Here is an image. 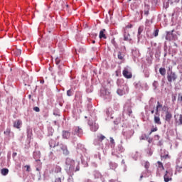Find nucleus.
<instances>
[{
  "instance_id": "55",
  "label": "nucleus",
  "mask_w": 182,
  "mask_h": 182,
  "mask_svg": "<svg viewBox=\"0 0 182 182\" xmlns=\"http://www.w3.org/2000/svg\"><path fill=\"white\" fill-rule=\"evenodd\" d=\"M97 130V129H95V132H96Z\"/></svg>"
},
{
  "instance_id": "31",
  "label": "nucleus",
  "mask_w": 182,
  "mask_h": 182,
  "mask_svg": "<svg viewBox=\"0 0 182 182\" xmlns=\"http://www.w3.org/2000/svg\"><path fill=\"white\" fill-rule=\"evenodd\" d=\"M154 36L157 37L159 36V29H156L154 32Z\"/></svg>"
},
{
  "instance_id": "54",
  "label": "nucleus",
  "mask_w": 182,
  "mask_h": 182,
  "mask_svg": "<svg viewBox=\"0 0 182 182\" xmlns=\"http://www.w3.org/2000/svg\"><path fill=\"white\" fill-rule=\"evenodd\" d=\"M59 69H60V65L58 66Z\"/></svg>"
},
{
  "instance_id": "56",
  "label": "nucleus",
  "mask_w": 182,
  "mask_h": 182,
  "mask_svg": "<svg viewBox=\"0 0 182 182\" xmlns=\"http://www.w3.org/2000/svg\"><path fill=\"white\" fill-rule=\"evenodd\" d=\"M75 97H77V95H75Z\"/></svg>"
},
{
  "instance_id": "28",
  "label": "nucleus",
  "mask_w": 182,
  "mask_h": 182,
  "mask_svg": "<svg viewBox=\"0 0 182 182\" xmlns=\"http://www.w3.org/2000/svg\"><path fill=\"white\" fill-rule=\"evenodd\" d=\"M141 32H143V27L139 26V28H138V36L141 35Z\"/></svg>"
},
{
  "instance_id": "30",
  "label": "nucleus",
  "mask_w": 182,
  "mask_h": 182,
  "mask_svg": "<svg viewBox=\"0 0 182 182\" xmlns=\"http://www.w3.org/2000/svg\"><path fill=\"white\" fill-rule=\"evenodd\" d=\"M178 102H179V103H181V102H182V95H181V93H179L178 95Z\"/></svg>"
},
{
  "instance_id": "8",
  "label": "nucleus",
  "mask_w": 182,
  "mask_h": 182,
  "mask_svg": "<svg viewBox=\"0 0 182 182\" xmlns=\"http://www.w3.org/2000/svg\"><path fill=\"white\" fill-rule=\"evenodd\" d=\"M21 126H22V121L18 119L14 122V127L15 129H21Z\"/></svg>"
},
{
  "instance_id": "32",
  "label": "nucleus",
  "mask_w": 182,
  "mask_h": 182,
  "mask_svg": "<svg viewBox=\"0 0 182 182\" xmlns=\"http://www.w3.org/2000/svg\"><path fill=\"white\" fill-rule=\"evenodd\" d=\"M157 130H158L157 127L151 129V132H149V135L151 134V133H154V132H157Z\"/></svg>"
},
{
  "instance_id": "23",
  "label": "nucleus",
  "mask_w": 182,
  "mask_h": 182,
  "mask_svg": "<svg viewBox=\"0 0 182 182\" xmlns=\"http://www.w3.org/2000/svg\"><path fill=\"white\" fill-rule=\"evenodd\" d=\"M4 134L6 136H9V134H11V129L7 128V129H6V131H4Z\"/></svg>"
},
{
  "instance_id": "21",
  "label": "nucleus",
  "mask_w": 182,
  "mask_h": 182,
  "mask_svg": "<svg viewBox=\"0 0 182 182\" xmlns=\"http://www.w3.org/2000/svg\"><path fill=\"white\" fill-rule=\"evenodd\" d=\"M152 86L154 87V89H157L159 87V81H154Z\"/></svg>"
},
{
  "instance_id": "22",
  "label": "nucleus",
  "mask_w": 182,
  "mask_h": 182,
  "mask_svg": "<svg viewBox=\"0 0 182 182\" xmlns=\"http://www.w3.org/2000/svg\"><path fill=\"white\" fill-rule=\"evenodd\" d=\"M132 28H133V25L132 24L127 25L126 27L124 28V33H126V31H127V29H132Z\"/></svg>"
},
{
  "instance_id": "49",
  "label": "nucleus",
  "mask_w": 182,
  "mask_h": 182,
  "mask_svg": "<svg viewBox=\"0 0 182 182\" xmlns=\"http://www.w3.org/2000/svg\"><path fill=\"white\" fill-rule=\"evenodd\" d=\"M41 83H45V81L44 80H41Z\"/></svg>"
},
{
  "instance_id": "48",
  "label": "nucleus",
  "mask_w": 182,
  "mask_h": 182,
  "mask_svg": "<svg viewBox=\"0 0 182 182\" xmlns=\"http://www.w3.org/2000/svg\"><path fill=\"white\" fill-rule=\"evenodd\" d=\"M151 114L154 113V110L151 111Z\"/></svg>"
},
{
  "instance_id": "24",
  "label": "nucleus",
  "mask_w": 182,
  "mask_h": 182,
  "mask_svg": "<svg viewBox=\"0 0 182 182\" xmlns=\"http://www.w3.org/2000/svg\"><path fill=\"white\" fill-rule=\"evenodd\" d=\"M124 41H132V38H130V34H128L126 36V33H124Z\"/></svg>"
},
{
  "instance_id": "47",
  "label": "nucleus",
  "mask_w": 182,
  "mask_h": 182,
  "mask_svg": "<svg viewBox=\"0 0 182 182\" xmlns=\"http://www.w3.org/2000/svg\"><path fill=\"white\" fill-rule=\"evenodd\" d=\"M95 174H97V176H100V173L99 172H95Z\"/></svg>"
},
{
  "instance_id": "5",
  "label": "nucleus",
  "mask_w": 182,
  "mask_h": 182,
  "mask_svg": "<svg viewBox=\"0 0 182 182\" xmlns=\"http://www.w3.org/2000/svg\"><path fill=\"white\" fill-rule=\"evenodd\" d=\"M58 146L60 147V149H61L65 156H68L69 150H68V146H66V145H63L61 144Z\"/></svg>"
},
{
  "instance_id": "4",
  "label": "nucleus",
  "mask_w": 182,
  "mask_h": 182,
  "mask_svg": "<svg viewBox=\"0 0 182 182\" xmlns=\"http://www.w3.org/2000/svg\"><path fill=\"white\" fill-rule=\"evenodd\" d=\"M83 133V130L81 128H79L78 127H75L74 129V131L73 132V134L76 135L77 134V136H79V137H80V136H82Z\"/></svg>"
},
{
  "instance_id": "27",
  "label": "nucleus",
  "mask_w": 182,
  "mask_h": 182,
  "mask_svg": "<svg viewBox=\"0 0 182 182\" xmlns=\"http://www.w3.org/2000/svg\"><path fill=\"white\" fill-rule=\"evenodd\" d=\"M144 166L147 170V168H149V167H150V163L149 161H145L144 163Z\"/></svg>"
},
{
  "instance_id": "14",
  "label": "nucleus",
  "mask_w": 182,
  "mask_h": 182,
  "mask_svg": "<svg viewBox=\"0 0 182 182\" xmlns=\"http://www.w3.org/2000/svg\"><path fill=\"white\" fill-rule=\"evenodd\" d=\"M154 123H156V124H161L160 116H154Z\"/></svg>"
},
{
  "instance_id": "2",
  "label": "nucleus",
  "mask_w": 182,
  "mask_h": 182,
  "mask_svg": "<svg viewBox=\"0 0 182 182\" xmlns=\"http://www.w3.org/2000/svg\"><path fill=\"white\" fill-rule=\"evenodd\" d=\"M174 31L173 30L171 32L168 31L166 32V41H174L176 40V35L173 33Z\"/></svg>"
},
{
  "instance_id": "53",
  "label": "nucleus",
  "mask_w": 182,
  "mask_h": 182,
  "mask_svg": "<svg viewBox=\"0 0 182 182\" xmlns=\"http://www.w3.org/2000/svg\"><path fill=\"white\" fill-rule=\"evenodd\" d=\"M132 0H128V2H130Z\"/></svg>"
},
{
  "instance_id": "35",
  "label": "nucleus",
  "mask_w": 182,
  "mask_h": 182,
  "mask_svg": "<svg viewBox=\"0 0 182 182\" xmlns=\"http://www.w3.org/2000/svg\"><path fill=\"white\" fill-rule=\"evenodd\" d=\"M109 140H110V143H111L112 144H114V139H113V137H110V138H109Z\"/></svg>"
},
{
  "instance_id": "40",
  "label": "nucleus",
  "mask_w": 182,
  "mask_h": 182,
  "mask_svg": "<svg viewBox=\"0 0 182 182\" xmlns=\"http://www.w3.org/2000/svg\"><path fill=\"white\" fill-rule=\"evenodd\" d=\"M176 95H173L172 96V102H173V103H174V102H176Z\"/></svg>"
},
{
  "instance_id": "39",
  "label": "nucleus",
  "mask_w": 182,
  "mask_h": 182,
  "mask_svg": "<svg viewBox=\"0 0 182 182\" xmlns=\"http://www.w3.org/2000/svg\"><path fill=\"white\" fill-rule=\"evenodd\" d=\"M148 143H153V139H151V138H149V136H148Z\"/></svg>"
},
{
  "instance_id": "41",
  "label": "nucleus",
  "mask_w": 182,
  "mask_h": 182,
  "mask_svg": "<svg viewBox=\"0 0 182 182\" xmlns=\"http://www.w3.org/2000/svg\"><path fill=\"white\" fill-rule=\"evenodd\" d=\"M25 168H26V171H29L31 166H29L28 165H26V166H25Z\"/></svg>"
},
{
  "instance_id": "25",
  "label": "nucleus",
  "mask_w": 182,
  "mask_h": 182,
  "mask_svg": "<svg viewBox=\"0 0 182 182\" xmlns=\"http://www.w3.org/2000/svg\"><path fill=\"white\" fill-rule=\"evenodd\" d=\"M97 137H98L99 141H103V140L106 139V136H105L102 134H101L100 136H98Z\"/></svg>"
},
{
  "instance_id": "57",
  "label": "nucleus",
  "mask_w": 182,
  "mask_h": 182,
  "mask_svg": "<svg viewBox=\"0 0 182 182\" xmlns=\"http://www.w3.org/2000/svg\"><path fill=\"white\" fill-rule=\"evenodd\" d=\"M29 97H31V95H29Z\"/></svg>"
},
{
  "instance_id": "11",
  "label": "nucleus",
  "mask_w": 182,
  "mask_h": 182,
  "mask_svg": "<svg viewBox=\"0 0 182 182\" xmlns=\"http://www.w3.org/2000/svg\"><path fill=\"white\" fill-rule=\"evenodd\" d=\"M70 137V132L69 131H63V138L69 139Z\"/></svg>"
},
{
  "instance_id": "42",
  "label": "nucleus",
  "mask_w": 182,
  "mask_h": 182,
  "mask_svg": "<svg viewBox=\"0 0 182 182\" xmlns=\"http://www.w3.org/2000/svg\"><path fill=\"white\" fill-rule=\"evenodd\" d=\"M168 1L170 2L171 5H173V4H174L175 2V0H168Z\"/></svg>"
},
{
  "instance_id": "13",
  "label": "nucleus",
  "mask_w": 182,
  "mask_h": 182,
  "mask_svg": "<svg viewBox=\"0 0 182 182\" xmlns=\"http://www.w3.org/2000/svg\"><path fill=\"white\" fill-rule=\"evenodd\" d=\"M163 107V105L160 103V102H157V105H156V114H159V110Z\"/></svg>"
},
{
  "instance_id": "26",
  "label": "nucleus",
  "mask_w": 182,
  "mask_h": 182,
  "mask_svg": "<svg viewBox=\"0 0 182 182\" xmlns=\"http://www.w3.org/2000/svg\"><path fill=\"white\" fill-rule=\"evenodd\" d=\"M149 139V136L144 134L140 137V140H147Z\"/></svg>"
},
{
  "instance_id": "44",
  "label": "nucleus",
  "mask_w": 182,
  "mask_h": 182,
  "mask_svg": "<svg viewBox=\"0 0 182 182\" xmlns=\"http://www.w3.org/2000/svg\"><path fill=\"white\" fill-rule=\"evenodd\" d=\"M178 2H180V0H175L174 1L175 4H178Z\"/></svg>"
},
{
  "instance_id": "15",
  "label": "nucleus",
  "mask_w": 182,
  "mask_h": 182,
  "mask_svg": "<svg viewBox=\"0 0 182 182\" xmlns=\"http://www.w3.org/2000/svg\"><path fill=\"white\" fill-rule=\"evenodd\" d=\"M159 73L161 75V76H166V68H159Z\"/></svg>"
},
{
  "instance_id": "52",
  "label": "nucleus",
  "mask_w": 182,
  "mask_h": 182,
  "mask_svg": "<svg viewBox=\"0 0 182 182\" xmlns=\"http://www.w3.org/2000/svg\"><path fill=\"white\" fill-rule=\"evenodd\" d=\"M96 43V41H92V43Z\"/></svg>"
},
{
  "instance_id": "1",
  "label": "nucleus",
  "mask_w": 182,
  "mask_h": 182,
  "mask_svg": "<svg viewBox=\"0 0 182 182\" xmlns=\"http://www.w3.org/2000/svg\"><path fill=\"white\" fill-rule=\"evenodd\" d=\"M177 79V75H176V73L171 71V73H167V80L169 83H171V82H175Z\"/></svg>"
},
{
  "instance_id": "16",
  "label": "nucleus",
  "mask_w": 182,
  "mask_h": 182,
  "mask_svg": "<svg viewBox=\"0 0 182 182\" xmlns=\"http://www.w3.org/2000/svg\"><path fill=\"white\" fill-rule=\"evenodd\" d=\"M117 95H119V96H123V95H126V92H124L123 90L122 89H118L117 90Z\"/></svg>"
},
{
  "instance_id": "51",
  "label": "nucleus",
  "mask_w": 182,
  "mask_h": 182,
  "mask_svg": "<svg viewBox=\"0 0 182 182\" xmlns=\"http://www.w3.org/2000/svg\"><path fill=\"white\" fill-rule=\"evenodd\" d=\"M13 156H16V152L14 153V154H13Z\"/></svg>"
},
{
  "instance_id": "17",
  "label": "nucleus",
  "mask_w": 182,
  "mask_h": 182,
  "mask_svg": "<svg viewBox=\"0 0 182 182\" xmlns=\"http://www.w3.org/2000/svg\"><path fill=\"white\" fill-rule=\"evenodd\" d=\"M157 164H158V168L161 171H163L164 170V166H163V163H161V161H158L157 162Z\"/></svg>"
},
{
  "instance_id": "33",
  "label": "nucleus",
  "mask_w": 182,
  "mask_h": 182,
  "mask_svg": "<svg viewBox=\"0 0 182 182\" xmlns=\"http://www.w3.org/2000/svg\"><path fill=\"white\" fill-rule=\"evenodd\" d=\"M67 96H69V97L72 96V90H68L67 91Z\"/></svg>"
},
{
  "instance_id": "7",
  "label": "nucleus",
  "mask_w": 182,
  "mask_h": 182,
  "mask_svg": "<svg viewBox=\"0 0 182 182\" xmlns=\"http://www.w3.org/2000/svg\"><path fill=\"white\" fill-rule=\"evenodd\" d=\"M172 118H173V114H171V112H170L168 111H166V115H165L166 122H168V123H170Z\"/></svg>"
},
{
  "instance_id": "9",
  "label": "nucleus",
  "mask_w": 182,
  "mask_h": 182,
  "mask_svg": "<svg viewBox=\"0 0 182 182\" xmlns=\"http://www.w3.org/2000/svg\"><path fill=\"white\" fill-rule=\"evenodd\" d=\"M106 32L105 29H102L100 31V39H107V37L106 36V34H105V33Z\"/></svg>"
},
{
  "instance_id": "50",
  "label": "nucleus",
  "mask_w": 182,
  "mask_h": 182,
  "mask_svg": "<svg viewBox=\"0 0 182 182\" xmlns=\"http://www.w3.org/2000/svg\"><path fill=\"white\" fill-rule=\"evenodd\" d=\"M141 178H143V175H141L140 176V180H141Z\"/></svg>"
},
{
  "instance_id": "18",
  "label": "nucleus",
  "mask_w": 182,
  "mask_h": 182,
  "mask_svg": "<svg viewBox=\"0 0 182 182\" xmlns=\"http://www.w3.org/2000/svg\"><path fill=\"white\" fill-rule=\"evenodd\" d=\"M62 171V168L59 166H56L55 168V173H60Z\"/></svg>"
},
{
  "instance_id": "3",
  "label": "nucleus",
  "mask_w": 182,
  "mask_h": 182,
  "mask_svg": "<svg viewBox=\"0 0 182 182\" xmlns=\"http://www.w3.org/2000/svg\"><path fill=\"white\" fill-rule=\"evenodd\" d=\"M123 76L126 77V79H132L133 77V74L129 70L124 69L122 72Z\"/></svg>"
},
{
  "instance_id": "46",
  "label": "nucleus",
  "mask_w": 182,
  "mask_h": 182,
  "mask_svg": "<svg viewBox=\"0 0 182 182\" xmlns=\"http://www.w3.org/2000/svg\"><path fill=\"white\" fill-rule=\"evenodd\" d=\"M145 15H149V11H144Z\"/></svg>"
},
{
  "instance_id": "45",
  "label": "nucleus",
  "mask_w": 182,
  "mask_h": 182,
  "mask_svg": "<svg viewBox=\"0 0 182 182\" xmlns=\"http://www.w3.org/2000/svg\"><path fill=\"white\" fill-rule=\"evenodd\" d=\"M75 171H79V166H77Z\"/></svg>"
},
{
  "instance_id": "12",
  "label": "nucleus",
  "mask_w": 182,
  "mask_h": 182,
  "mask_svg": "<svg viewBox=\"0 0 182 182\" xmlns=\"http://www.w3.org/2000/svg\"><path fill=\"white\" fill-rule=\"evenodd\" d=\"M1 173L2 176H8V173H9V169L4 168L1 170Z\"/></svg>"
},
{
  "instance_id": "43",
  "label": "nucleus",
  "mask_w": 182,
  "mask_h": 182,
  "mask_svg": "<svg viewBox=\"0 0 182 182\" xmlns=\"http://www.w3.org/2000/svg\"><path fill=\"white\" fill-rule=\"evenodd\" d=\"M128 113H129V116H130L132 114V113H133V111H132V109H129L128 111Z\"/></svg>"
},
{
  "instance_id": "34",
  "label": "nucleus",
  "mask_w": 182,
  "mask_h": 182,
  "mask_svg": "<svg viewBox=\"0 0 182 182\" xmlns=\"http://www.w3.org/2000/svg\"><path fill=\"white\" fill-rule=\"evenodd\" d=\"M33 110H34V112H41V109H39V107H33Z\"/></svg>"
},
{
  "instance_id": "29",
  "label": "nucleus",
  "mask_w": 182,
  "mask_h": 182,
  "mask_svg": "<svg viewBox=\"0 0 182 182\" xmlns=\"http://www.w3.org/2000/svg\"><path fill=\"white\" fill-rule=\"evenodd\" d=\"M60 62H62V59H60V58L57 57L55 58V63H56V65H59L60 63Z\"/></svg>"
},
{
  "instance_id": "37",
  "label": "nucleus",
  "mask_w": 182,
  "mask_h": 182,
  "mask_svg": "<svg viewBox=\"0 0 182 182\" xmlns=\"http://www.w3.org/2000/svg\"><path fill=\"white\" fill-rule=\"evenodd\" d=\"M162 159H170V156H168V154L164 155L163 156H161Z\"/></svg>"
},
{
  "instance_id": "36",
  "label": "nucleus",
  "mask_w": 182,
  "mask_h": 182,
  "mask_svg": "<svg viewBox=\"0 0 182 182\" xmlns=\"http://www.w3.org/2000/svg\"><path fill=\"white\" fill-rule=\"evenodd\" d=\"M179 124H182V114L179 115Z\"/></svg>"
},
{
  "instance_id": "20",
  "label": "nucleus",
  "mask_w": 182,
  "mask_h": 182,
  "mask_svg": "<svg viewBox=\"0 0 182 182\" xmlns=\"http://www.w3.org/2000/svg\"><path fill=\"white\" fill-rule=\"evenodd\" d=\"M118 59H119L120 60H123L124 55H123V54H122V52H118Z\"/></svg>"
},
{
  "instance_id": "6",
  "label": "nucleus",
  "mask_w": 182,
  "mask_h": 182,
  "mask_svg": "<svg viewBox=\"0 0 182 182\" xmlns=\"http://www.w3.org/2000/svg\"><path fill=\"white\" fill-rule=\"evenodd\" d=\"M164 178L165 182L171 181V173L168 171H166Z\"/></svg>"
},
{
  "instance_id": "10",
  "label": "nucleus",
  "mask_w": 182,
  "mask_h": 182,
  "mask_svg": "<svg viewBox=\"0 0 182 182\" xmlns=\"http://www.w3.org/2000/svg\"><path fill=\"white\" fill-rule=\"evenodd\" d=\"M21 54L22 50L18 48L13 50V55H14V56H21Z\"/></svg>"
},
{
  "instance_id": "19",
  "label": "nucleus",
  "mask_w": 182,
  "mask_h": 182,
  "mask_svg": "<svg viewBox=\"0 0 182 182\" xmlns=\"http://www.w3.org/2000/svg\"><path fill=\"white\" fill-rule=\"evenodd\" d=\"M49 144L50 147H56V144H55V141H53V139L49 141Z\"/></svg>"
},
{
  "instance_id": "38",
  "label": "nucleus",
  "mask_w": 182,
  "mask_h": 182,
  "mask_svg": "<svg viewBox=\"0 0 182 182\" xmlns=\"http://www.w3.org/2000/svg\"><path fill=\"white\" fill-rule=\"evenodd\" d=\"M55 182H62V179L60 178H55Z\"/></svg>"
}]
</instances>
